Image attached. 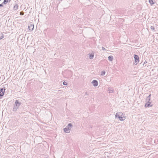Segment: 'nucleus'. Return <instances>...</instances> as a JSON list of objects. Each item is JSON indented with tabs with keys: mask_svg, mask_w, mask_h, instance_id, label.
<instances>
[{
	"mask_svg": "<svg viewBox=\"0 0 158 158\" xmlns=\"http://www.w3.org/2000/svg\"><path fill=\"white\" fill-rule=\"evenodd\" d=\"M123 115V114L122 112H118L115 115V118H118L120 121H123L126 119V118Z\"/></svg>",
	"mask_w": 158,
	"mask_h": 158,
	"instance_id": "f257e3e1",
	"label": "nucleus"
},
{
	"mask_svg": "<svg viewBox=\"0 0 158 158\" xmlns=\"http://www.w3.org/2000/svg\"><path fill=\"white\" fill-rule=\"evenodd\" d=\"M134 58L135 59V63H136L135 64H136L139 63V57L137 55L135 54Z\"/></svg>",
	"mask_w": 158,
	"mask_h": 158,
	"instance_id": "f03ea898",
	"label": "nucleus"
},
{
	"mask_svg": "<svg viewBox=\"0 0 158 158\" xmlns=\"http://www.w3.org/2000/svg\"><path fill=\"white\" fill-rule=\"evenodd\" d=\"M5 89L1 88H0V96L2 97L3 96Z\"/></svg>",
	"mask_w": 158,
	"mask_h": 158,
	"instance_id": "7ed1b4c3",
	"label": "nucleus"
},
{
	"mask_svg": "<svg viewBox=\"0 0 158 158\" xmlns=\"http://www.w3.org/2000/svg\"><path fill=\"white\" fill-rule=\"evenodd\" d=\"M92 84L94 86H97L98 85V82L96 80H93L92 82Z\"/></svg>",
	"mask_w": 158,
	"mask_h": 158,
	"instance_id": "20e7f679",
	"label": "nucleus"
},
{
	"mask_svg": "<svg viewBox=\"0 0 158 158\" xmlns=\"http://www.w3.org/2000/svg\"><path fill=\"white\" fill-rule=\"evenodd\" d=\"M21 104V102H19L18 100H16L15 101L14 105L19 108Z\"/></svg>",
	"mask_w": 158,
	"mask_h": 158,
	"instance_id": "39448f33",
	"label": "nucleus"
},
{
	"mask_svg": "<svg viewBox=\"0 0 158 158\" xmlns=\"http://www.w3.org/2000/svg\"><path fill=\"white\" fill-rule=\"evenodd\" d=\"M152 106V105L151 103V102H146L145 105V106L146 107H151Z\"/></svg>",
	"mask_w": 158,
	"mask_h": 158,
	"instance_id": "423d86ee",
	"label": "nucleus"
},
{
	"mask_svg": "<svg viewBox=\"0 0 158 158\" xmlns=\"http://www.w3.org/2000/svg\"><path fill=\"white\" fill-rule=\"evenodd\" d=\"M28 29L29 30L31 31H32L34 28V25L33 24H31L28 26Z\"/></svg>",
	"mask_w": 158,
	"mask_h": 158,
	"instance_id": "0eeeda50",
	"label": "nucleus"
},
{
	"mask_svg": "<svg viewBox=\"0 0 158 158\" xmlns=\"http://www.w3.org/2000/svg\"><path fill=\"white\" fill-rule=\"evenodd\" d=\"M151 94H150L148 96L146 99V102H150V101L151 100Z\"/></svg>",
	"mask_w": 158,
	"mask_h": 158,
	"instance_id": "6e6552de",
	"label": "nucleus"
},
{
	"mask_svg": "<svg viewBox=\"0 0 158 158\" xmlns=\"http://www.w3.org/2000/svg\"><path fill=\"white\" fill-rule=\"evenodd\" d=\"M64 131L66 133H69L70 132V130L66 127L64 129Z\"/></svg>",
	"mask_w": 158,
	"mask_h": 158,
	"instance_id": "1a4fd4ad",
	"label": "nucleus"
},
{
	"mask_svg": "<svg viewBox=\"0 0 158 158\" xmlns=\"http://www.w3.org/2000/svg\"><path fill=\"white\" fill-rule=\"evenodd\" d=\"M66 127L70 130L73 127V125L71 123H69L68 124V125L66 126Z\"/></svg>",
	"mask_w": 158,
	"mask_h": 158,
	"instance_id": "9d476101",
	"label": "nucleus"
},
{
	"mask_svg": "<svg viewBox=\"0 0 158 158\" xmlns=\"http://www.w3.org/2000/svg\"><path fill=\"white\" fill-rule=\"evenodd\" d=\"M19 108L18 107L15 106V105L14 106V107L13 109V110L14 111H16Z\"/></svg>",
	"mask_w": 158,
	"mask_h": 158,
	"instance_id": "9b49d317",
	"label": "nucleus"
},
{
	"mask_svg": "<svg viewBox=\"0 0 158 158\" xmlns=\"http://www.w3.org/2000/svg\"><path fill=\"white\" fill-rule=\"evenodd\" d=\"M149 2L151 5H153L155 3V1L154 0H149Z\"/></svg>",
	"mask_w": 158,
	"mask_h": 158,
	"instance_id": "f8f14e48",
	"label": "nucleus"
},
{
	"mask_svg": "<svg viewBox=\"0 0 158 158\" xmlns=\"http://www.w3.org/2000/svg\"><path fill=\"white\" fill-rule=\"evenodd\" d=\"M108 91L109 93H112L114 91V90L111 88H109L108 89Z\"/></svg>",
	"mask_w": 158,
	"mask_h": 158,
	"instance_id": "ddd939ff",
	"label": "nucleus"
},
{
	"mask_svg": "<svg viewBox=\"0 0 158 158\" xmlns=\"http://www.w3.org/2000/svg\"><path fill=\"white\" fill-rule=\"evenodd\" d=\"M113 56H109L108 57V60L110 61H112L113 59Z\"/></svg>",
	"mask_w": 158,
	"mask_h": 158,
	"instance_id": "4468645a",
	"label": "nucleus"
},
{
	"mask_svg": "<svg viewBox=\"0 0 158 158\" xmlns=\"http://www.w3.org/2000/svg\"><path fill=\"white\" fill-rule=\"evenodd\" d=\"M94 57V54H89V57L90 59H93Z\"/></svg>",
	"mask_w": 158,
	"mask_h": 158,
	"instance_id": "2eb2a0df",
	"label": "nucleus"
},
{
	"mask_svg": "<svg viewBox=\"0 0 158 158\" xmlns=\"http://www.w3.org/2000/svg\"><path fill=\"white\" fill-rule=\"evenodd\" d=\"M18 6L17 4L14 7V9L15 10H16L18 9Z\"/></svg>",
	"mask_w": 158,
	"mask_h": 158,
	"instance_id": "dca6fc26",
	"label": "nucleus"
},
{
	"mask_svg": "<svg viewBox=\"0 0 158 158\" xmlns=\"http://www.w3.org/2000/svg\"><path fill=\"white\" fill-rule=\"evenodd\" d=\"M8 0H4V1L2 2V4H6V3L8 2Z\"/></svg>",
	"mask_w": 158,
	"mask_h": 158,
	"instance_id": "f3484780",
	"label": "nucleus"
},
{
	"mask_svg": "<svg viewBox=\"0 0 158 158\" xmlns=\"http://www.w3.org/2000/svg\"><path fill=\"white\" fill-rule=\"evenodd\" d=\"M106 73V72L103 71H102L101 72V75H102V76H104L105 75V74Z\"/></svg>",
	"mask_w": 158,
	"mask_h": 158,
	"instance_id": "a211bd4d",
	"label": "nucleus"
},
{
	"mask_svg": "<svg viewBox=\"0 0 158 158\" xmlns=\"http://www.w3.org/2000/svg\"><path fill=\"white\" fill-rule=\"evenodd\" d=\"M24 12H23V11H21L20 13V15H24Z\"/></svg>",
	"mask_w": 158,
	"mask_h": 158,
	"instance_id": "6ab92c4d",
	"label": "nucleus"
},
{
	"mask_svg": "<svg viewBox=\"0 0 158 158\" xmlns=\"http://www.w3.org/2000/svg\"><path fill=\"white\" fill-rule=\"evenodd\" d=\"M150 28L152 31H154L155 30L154 27L153 26H151Z\"/></svg>",
	"mask_w": 158,
	"mask_h": 158,
	"instance_id": "aec40b11",
	"label": "nucleus"
},
{
	"mask_svg": "<svg viewBox=\"0 0 158 158\" xmlns=\"http://www.w3.org/2000/svg\"><path fill=\"white\" fill-rule=\"evenodd\" d=\"M3 35L2 34H1V35H0V40L2 39L3 38Z\"/></svg>",
	"mask_w": 158,
	"mask_h": 158,
	"instance_id": "412c9836",
	"label": "nucleus"
},
{
	"mask_svg": "<svg viewBox=\"0 0 158 158\" xmlns=\"http://www.w3.org/2000/svg\"><path fill=\"white\" fill-rule=\"evenodd\" d=\"M63 84L64 85H67V82L64 81L63 82Z\"/></svg>",
	"mask_w": 158,
	"mask_h": 158,
	"instance_id": "4be33fe9",
	"label": "nucleus"
},
{
	"mask_svg": "<svg viewBox=\"0 0 158 158\" xmlns=\"http://www.w3.org/2000/svg\"><path fill=\"white\" fill-rule=\"evenodd\" d=\"M102 50H106V49L103 47H102Z\"/></svg>",
	"mask_w": 158,
	"mask_h": 158,
	"instance_id": "5701e85b",
	"label": "nucleus"
},
{
	"mask_svg": "<svg viewBox=\"0 0 158 158\" xmlns=\"http://www.w3.org/2000/svg\"><path fill=\"white\" fill-rule=\"evenodd\" d=\"M85 93V95H89V94L87 92H86Z\"/></svg>",
	"mask_w": 158,
	"mask_h": 158,
	"instance_id": "b1692460",
	"label": "nucleus"
},
{
	"mask_svg": "<svg viewBox=\"0 0 158 158\" xmlns=\"http://www.w3.org/2000/svg\"><path fill=\"white\" fill-rule=\"evenodd\" d=\"M3 4H2V3L1 4H0V7H3Z\"/></svg>",
	"mask_w": 158,
	"mask_h": 158,
	"instance_id": "393cba45",
	"label": "nucleus"
},
{
	"mask_svg": "<svg viewBox=\"0 0 158 158\" xmlns=\"http://www.w3.org/2000/svg\"><path fill=\"white\" fill-rule=\"evenodd\" d=\"M12 148V147L11 146H10L8 149H10V148Z\"/></svg>",
	"mask_w": 158,
	"mask_h": 158,
	"instance_id": "a878e982",
	"label": "nucleus"
},
{
	"mask_svg": "<svg viewBox=\"0 0 158 158\" xmlns=\"http://www.w3.org/2000/svg\"><path fill=\"white\" fill-rule=\"evenodd\" d=\"M1 0H0V1H1Z\"/></svg>",
	"mask_w": 158,
	"mask_h": 158,
	"instance_id": "bb28decb",
	"label": "nucleus"
}]
</instances>
